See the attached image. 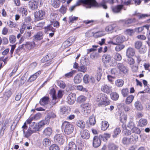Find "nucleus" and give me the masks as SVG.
<instances>
[{"label":"nucleus","instance_id":"nucleus-1","mask_svg":"<svg viewBox=\"0 0 150 150\" xmlns=\"http://www.w3.org/2000/svg\"><path fill=\"white\" fill-rule=\"evenodd\" d=\"M82 5L86 8H91L92 7H97L99 6L98 3L96 0H79L76 4L69 8V10L72 11L77 6Z\"/></svg>","mask_w":150,"mask_h":150},{"label":"nucleus","instance_id":"nucleus-2","mask_svg":"<svg viewBox=\"0 0 150 150\" xmlns=\"http://www.w3.org/2000/svg\"><path fill=\"white\" fill-rule=\"evenodd\" d=\"M107 99V96L106 95L100 93L96 97V100L98 102V106L100 107L102 105H106L108 104V102L106 101Z\"/></svg>","mask_w":150,"mask_h":150},{"label":"nucleus","instance_id":"nucleus-3","mask_svg":"<svg viewBox=\"0 0 150 150\" xmlns=\"http://www.w3.org/2000/svg\"><path fill=\"white\" fill-rule=\"evenodd\" d=\"M62 127L64 129V133L67 134L71 133L74 129L73 125L68 122L65 121L62 124Z\"/></svg>","mask_w":150,"mask_h":150},{"label":"nucleus","instance_id":"nucleus-4","mask_svg":"<svg viewBox=\"0 0 150 150\" xmlns=\"http://www.w3.org/2000/svg\"><path fill=\"white\" fill-rule=\"evenodd\" d=\"M103 138V136L101 135L94 136L93 140V146L95 148H97L99 146L101 143V140Z\"/></svg>","mask_w":150,"mask_h":150},{"label":"nucleus","instance_id":"nucleus-5","mask_svg":"<svg viewBox=\"0 0 150 150\" xmlns=\"http://www.w3.org/2000/svg\"><path fill=\"white\" fill-rule=\"evenodd\" d=\"M125 40V38L124 36L120 35L113 39L112 41L110 42L111 44L113 45H117L118 44L123 42Z\"/></svg>","mask_w":150,"mask_h":150},{"label":"nucleus","instance_id":"nucleus-6","mask_svg":"<svg viewBox=\"0 0 150 150\" xmlns=\"http://www.w3.org/2000/svg\"><path fill=\"white\" fill-rule=\"evenodd\" d=\"M34 16L38 21L43 19L45 17V12L42 10H39L34 13Z\"/></svg>","mask_w":150,"mask_h":150},{"label":"nucleus","instance_id":"nucleus-7","mask_svg":"<svg viewBox=\"0 0 150 150\" xmlns=\"http://www.w3.org/2000/svg\"><path fill=\"white\" fill-rule=\"evenodd\" d=\"M54 139L56 143H58L60 145L63 144L64 142V135L60 134H57L55 135Z\"/></svg>","mask_w":150,"mask_h":150},{"label":"nucleus","instance_id":"nucleus-8","mask_svg":"<svg viewBox=\"0 0 150 150\" xmlns=\"http://www.w3.org/2000/svg\"><path fill=\"white\" fill-rule=\"evenodd\" d=\"M22 128L23 129V134H24V137L26 138H28L30 137L31 134L34 132V130H32L29 128L28 129L27 131L25 133V130L27 128V126L26 125V123H24L23 125L22 126Z\"/></svg>","mask_w":150,"mask_h":150},{"label":"nucleus","instance_id":"nucleus-9","mask_svg":"<svg viewBox=\"0 0 150 150\" xmlns=\"http://www.w3.org/2000/svg\"><path fill=\"white\" fill-rule=\"evenodd\" d=\"M39 0H31L29 2V8L32 10L36 9L38 7Z\"/></svg>","mask_w":150,"mask_h":150},{"label":"nucleus","instance_id":"nucleus-10","mask_svg":"<svg viewBox=\"0 0 150 150\" xmlns=\"http://www.w3.org/2000/svg\"><path fill=\"white\" fill-rule=\"evenodd\" d=\"M82 112L83 114L86 115L90 112V105L89 103H85L82 105Z\"/></svg>","mask_w":150,"mask_h":150},{"label":"nucleus","instance_id":"nucleus-11","mask_svg":"<svg viewBox=\"0 0 150 150\" xmlns=\"http://www.w3.org/2000/svg\"><path fill=\"white\" fill-rule=\"evenodd\" d=\"M76 95L74 93H71L68 96L67 98V103L70 105L74 103L76 100Z\"/></svg>","mask_w":150,"mask_h":150},{"label":"nucleus","instance_id":"nucleus-12","mask_svg":"<svg viewBox=\"0 0 150 150\" xmlns=\"http://www.w3.org/2000/svg\"><path fill=\"white\" fill-rule=\"evenodd\" d=\"M117 67L120 71L123 73H126L128 71L127 67L125 66L122 63H118Z\"/></svg>","mask_w":150,"mask_h":150},{"label":"nucleus","instance_id":"nucleus-13","mask_svg":"<svg viewBox=\"0 0 150 150\" xmlns=\"http://www.w3.org/2000/svg\"><path fill=\"white\" fill-rule=\"evenodd\" d=\"M77 146L76 144L73 142L69 143L67 146L65 148L64 150H76Z\"/></svg>","mask_w":150,"mask_h":150},{"label":"nucleus","instance_id":"nucleus-14","mask_svg":"<svg viewBox=\"0 0 150 150\" xmlns=\"http://www.w3.org/2000/svg\"><path fill=\"white\" fill-rule=\"evenodd\" d=\"M80 134L83 139H88L90 137V134L88 131L86 129L82 130Z\"/></svg>","mask_w":150,"mask_h":150},{"label":"nucleus","instance_id":"nucleus-15","mask_svg":"<svg viewBox=\"0 0 150 150\" xmlns=\"http://www.w3.org/2000/svg\"><path fill=\"white\" fill-rule=\"evenodd\" d=\"M135 53V50L134 48L132 47L128 48L126 50V55L128 57L134 56Z\"/></svg>","mask_w":150,"mask_h":150},{"label":"nucleus","instance_id":"nucleus-16","mask_svg":"<svg viewBox=\"0 0 150 150\" xmlns=\"http://www.w3.org/2000/svg\"><path fill=\"white\" fill-rule=\"evenodd\" d=\"M41 72V71H39L30 76L28 79V81L31 82L35 81L37 77L40 75Z\"/></svg>","mask_w":150,"mask_h":150},{"label":"nucleus","instance_id":"nucleus-17","mask_svg":"<svg viewBox=\"0 0 150 150\" xmlns=\"http://www.w3.org/2000/svg\"><path fill=\"white\" fill-rule=\"evenodd\" d=\"M10 123L9 120L8 119L5 120L4 123L2 125V127L0 130L1 134L2 136L4 134V131L6 129V127L9 126V124Z\"/></svg>","mask_w":150,"mask_h":150},{"label":"nucleus","instance_id":"nucleus-18","mask_svg":"<svg viewBox=\"0 0 150 150\" xmlns=\"http://www.w3.org/2000/svg\"><path fill=\"white\" fill-rule=\"evenodd\" d=\"M43 33L39 31L37 33L33 36V40H40L43 37Z\"/></svg>","mask_w":150,"mask_h":150},{"label":"nucleus","instance_id":"nucleus-19","mask_svg":"<svg viewBox=\"0 0 150 150\" xmlns=\"http://www.w3.org/2000/svg\"><path fill=\"white\" fill-rule=\"evenodd\" d=\"M101 90L104 93H109L111 91V87L106 84H104L102 86Z\"/></svg>","mask_w":150,"mask_h":150},{"label":"nucleus","instance_id":"nucleus-20","mask_svg":"<svg viewBox=\"0 0 150 150\" xmlns=\"http://www.w3.org/2000/svg\"><path fill=\"white\" fill-rule=\"evenodd\" d=\"M111 57L110 55L108 54H105L102 57V60L103 63L107 64L111 60Z\"/></svg>","mask_w":150,"mask_h":150},{"label":"nucleus","instance_id":"nucleus-21","mask_svg":"<svg viewBox=\"0 0 150 150\" xmlns=\"http://www.w3.org/2000/svg\"><path fill=\"white\" fill-rule=\"evenodd\" d=\"M135 22L136 19L135 18L122 20V22L125 23V25L127 26H131L132 23H135Z\"/></svg>","mask_w":150,"mask_h":150},{"label":"nucleus","instance_id":"nucleus-22","mask_svg":"<svg viewBox=\"0 0 150 150\" xmlns=\"http://www.w3.org/2000/svg\"><path fill=\"white\" fill-rule=\"evenodd\" d=\"M123 7L122 5H119L112 7V9L114 13H117L120 12Z\"/></svg>","mask_w":150,"mask_h":150},{"label":"nucleus","instance_id":"nucleus-23","mask_svg":"<svg viewBox=\"0 0 150 150\" xmlns=\"http://www.w3.org/2000/svg\"><path fill=\"white\" fill-rule=\"evenodd\" d=\"M134 106L136 109L139 111H142L143 109V106L139 101L137 100L135 102Z\"/></svg>","mask_w":150,"mask_h":150},{"label":"nucleus","instance_id":"nucleus-24","mask_svg":"<svg viewBox=\"0 0 150 150\" xmlns=\"http://www.w3.org/2000/svg\"><path fill=\"white\" fill-rule=\"evenodd\" d=\"M49 121L50 120H47L45 119V120L41 121L38 123L37 125L39 130H40V128L44 127L45 125H47L49 123Z\"/></svg>","mask_w":150,"mask_h":150},{"label":"nucleus","instance_id":"nucleus-25","mask_svg":"<svg viewBox=\"0 0 150 150\" xmlns=\"http://www.w3.org/2000/svg\"><path fill=\"white\" fill-rule=\"evenodd\" d=\"M32 130L35 131L34 132H36L37 131H39L37 124L35 122H32L29 127Z\"/></svg>","mask_w":150,"mask_h":150},{"label":"nucleus","instance_id":"nucleus-26","mask_svg":"<svg viewBox=\"0 0 150 150\" xmlns=\"http://www.w3.org/2000/svg\"><path fill=\"white\" fill-rule=\"evenodd\" d=\"M52 130L51 128L47 127L46 128L43 132V134L45 136H50L52 134Z\"/></svg>","mask_w":150,"mask_h":150},{"label":"nucleus","instance_id":"nucleus-27","mask_svg":"<svg viewBox=\"0 0 150 150\" xmlns=\"http://www.w3.org/2000/svg\"><path fill=\"white\" fill-rule=\"evenodd\" d=\"M76 125L80 128L83 129L85 127V123L82 120H79L76 122Z\"/></svg>","mask_w":150,"mask_h":150},{"label":"nucleus","instance_id":"nucleus-28","mask_svg":"<svg viewBox=\"0 0 150 150\" xmlns=\"http://www.w3.org/2000/svg\"><path fill=\"white\" fill-rule=\"evenodd\" d=\"M131 144L135 143L138 140V136L135 134L131 135L129 138Z\"/></svg>","mask_w":150,"mask_h":150},{"label":"nucleus","instance_id":"nucleus-29","mask_svg":"<svg viewBox=\"0 0 150 150\" xmlns=\"http://www.w3.org/2000/svg\"><path fill=\"white\" fill-rule=\"evenodd\" d=\"M35 42H27L25 44V47L28 49H31L35 47Z\"/></svg>","mask_w":150,"mask_h":150},{"label":"nucleus","instance_id":"nucleus-30","mask_svg":"<svg viewBox=\"0 0 150 150\" xmlns=\"http://www.w3.org/2000/svg\"><path fill=\"white\" fill-rule=\"evenodd\" d=\"M118 146L113 143H110L108 145L109 150H117Z\"/></svg>","mask_w":150,"mask_h":150},{"label":"nucleus","instance_id":"nucleus-31","mask_svg":"<svg viewBox=\"0 0 150 150\" xmlns=\"http://www.w3.org/2000/svg\"><path fill=\"white\" fill-rule=\"evenodd\" d=\"M51 141L50 139L46 138L44 139L42 142L43 145L45 147H48L51 144Z\"/></svg>","mask_w":150,"mask_h":150},{"label":"nucleus","instance_id":"nucleus-32","mask_svg":"<svg viewBox=\"0 0 150 150\" xmlns=\"http://www.w3.org/2000/svg\"><path fill=\"white\" fill-rule=\"evenodd\" d=\"M18 11L20 13L22 14L23 16H26L28 13L26 9L24 7H21L19 8L18 9Z\"/></svg>","mask_w":150,"mask_h":150},{"label":"nucleus","instance_id":"nucleus-33","mask_svg":"<svg viewBox=\"0 0 150 150\" xmlns=\"http://www.w3.org/2000/svg\"><path fill=\"white\" fill-rule=\"evenodd\" d=\"M102 74V70L101 68L98 67L97 74V79L99 81L100 79Z\"/></svg>","mask_w":150,"mask_h":150},{"label":"nucleus","instance_id":"nucleus-34","mask_svg":"<svg viewBox=\"0 0 150 150\" xmlns=\"http://www.w3.org/2000/svg\"><path fill=\"white\" fill-rule=\"evenodd\" d=\"M87 69L86 67L81 64L79 66L78 70L79 71L85 73Z\"/></svg>","mask_w":150,"mask_h":150},{"label":"nucleus","instance_id":"nucleus-35","mask_svg":"<svg viewBox=\"0 0 150 150\" xmlns=\"http://www.w3.org/2000/svg\"><path fill=\"white\" fill-rule=\"evenodd\" d=\"M49 98L47 97H44L40 101V103L42 105H44L48 103Z\"/></svg>","mask_w":150,"mask_h":150},{"label":"nucleus","instance_id":"nucleus-36","mask_svg":"<svg viewBox=\"0 0 150 150\" xmlns=\"http://www.w3.org/2000/svg\"><path fill=\"white\" fill-rule=\"evenodd\" d=\"M75 73V71H72L69 72L63 76L65 78H69L72 77Z\"/></svg>","mask_w":150,"mask_h":150},{"label":"nucleus","instance_id":"nucleus-37","mask_svg":"<svg viewBox=\"0 0 150 150\" xmlns=\"http://www.w3.org/2000/svg\"><path fill=\"white\" fill-rule=\"evenodd\" d=\"M147 123V120L145 119H140L139 122V124L140 127H143L146 125Z\"/></svg>","mask_w":150,"mask_h":150},{"label":"nucleus","instance_id":"nucleus-38","mask_svg":"<svg viewBox=\"0 0 150 150\" xmlns=\"http://www.w3.org/2000/svg\"><path fill=\"white\" fill-rule=\"evenodd\" d=\"M56 117V115L53 112H50L49 113L47 116V117L46 118V120H49L50 119H53L55 118Z\"/></svg>","mask_w":150,"mask_h":150},{"label":"nucleus","instance_id":"nucleus-39","mask_svg":"<svg viewBox=\"0 0 150 150\" xmlns=\"http://www.w3.org/2000/svg\"><path fill=\"white\" fill-rule=\"evenodd\" d=\"M109 127V124L106 121H103L102 122V130L105 131Z\"/></svg>","mask_w":150,"mask_h":150},{"label":"nucleus","instance_id":"nucleus-40","mask_svg":"<svg viewBox=\"0 0 150 150\" xmlns=\"http://www.w3.org/2000/svg\"><path fill=\"white\" fill-rule=\"evenodd\" d=\"M134 98V96L132 95H131L128 96L126 99V103L127 104H130L133 101Z\"/></svg>","mask_w":150,"mask_h":150},{"label":"nucleus","instance_id":"nucleus-41","mask_svg":"<svg viewBox=\"0 0 150 150\" xmlns=\"http://www.w3.org/2000/svg\"><path fill=\"white\" fill-rule=\"evenodd\" d=\"M68 108H69L68 106H64L60 108V112L62 114H65V115H66L68 113Z\"/></svg>","mask_w":150,"mask_h":150},{"label":"nucleus","instance_id":"nucleus-42","mask_svg":"<svg viewBox=\"0 0 150 150\" xmlns=\"http://www.w3.org/2000/svg\"><path fill=\"white\" fill-rule=\"evenodd\" d=\"M7 24L8 26L11 28H16L18 25L16 23L12 22L11 21H7Z\"/></svg>","mask_w":150,"mask_h":150},{"label":"nucleus","instance_id":"nucleus-43","mask_svg":"<svg viewBox=\"0 0 150 150\" xmlns=\"http://www.w3.org/2000/svg\"><path fill=\"white\" fill-rule=\"evenodd\" d=\"M124 82L123 80L121 79H117L115 81V85L118 87H121L123 85Z\"/></svg>","mask_w":150,"mask_h":150},{"label":"nucleus","instance_id":"nucleus-44","mask_svg":"<svg viewBox=\"0 0 150 150\" xmlns=\"http://www.w3.org/2000/svg\"><path fill=\"white\" fill-rule=\"evenodd\" d=\"M89 124L91 125H94L96 122L95 117L93 115H92L90 116L89 118Z\"/></svg>","mask_w":150,"mask_h":150},{"label":"nucleus","instance_id":"nucleus-45","mask_svg":"<svg viewBox=\"0 0 150 150\" xmlns=\"http://www.w3.org/2000/svg\"><path fill=\"white\" fill-rule=\"evenodd\" d=\"M111 98L113 100H117L119 97V95L116 92H112L110 94Z\"/></svg>","mask_w":150,"mask_h":150},{"label":"nucleus","instance_id":"nucleus-46","mask_svg":"<svg viewBox=\"0 0 150 150\" xmlns=\"http://www.w3.org/2000/svg\"><path fill=\"white\" fill-rule=\"evenodd\" d=\"M74 82L75 83H79L81 81V79L80 76L77 74L74 77Z\"/></svg>","mask_w":150,"mask_h":150},{"label":"nucleus","instance_id":"nucleus-47","mask_svg":"<svg viewBox=\"0 0 150 150\" xmlns=\"http://www.w3.org/2000/svg\"><path fill=\"white\" fill-rule=\"evenodd\" d=\"M115 27V25L112 24L107 26L105 28V30L106 31L109 33H110L113 30Z\"/></svg>","mask_w":150,"mask_h":150},{"label":"nucleus","instance_id":"nucleus-48","mask_svg":"<svg viewBox=\"0 0 150 150\" xmlns=\"http://www.w3.org/2000/svg\"><path fill=\"white\" fill-rule=\"evenodd\" d=\"M129 5L131 4H135L136 5H139L141 3V0H128Z\"/></svg>","mask_w":150,"mask_h":150},{"label":"nucleus","instance_id":"nucleus-49","mask_svg":"<svg viewBox=\"0 0 150 150\" xmlns=\"http://www.w3.org/2000/svg\"><path fill=\"white\" fill-rule=\"evenodd\" d=\"M52 6L55 8H58L60 5L59 0H52Z\"/></svg>","mask_w":150,"mask_h":150},{"label":"nucleus","instance_id":"nucleus-50","mask_svg":"<svg viewBox=\"0 0 150 150\" xmlns=\"http://www.w3.org/2000/svg\"><path fill=\"white\" fill-rule=\"evenodd\" d=\"M78 19V17H76L73 16H70L69 17V23H72L77 21Z\"/></svg>","mask_w":150,"mask_h":150},{"label":"nucleus","instance_id":"nucleus-51","mask_svg":"<svg viewBox=\"0 0 150 150\" xmlns=\"http://www.w3.org/2000/svg\"><path fill=\"white\" fill-rule=\"evenodd\" d=\"M121 93L124 97H126L129 94V92L128 88L122 89L121 91Z\"/></svg>","mask_w":150,"mask_h":150},{"label":"nucleus","instance_id":"nucleus-52","mask_svg":"<svg viewBox=\"0 0 150 150\" xmlns=\"http://www.w3.org/2000/svg\"><path fill=\"white\" fill-rule=\"evenodd\" d=\"M122 143L124 144L128 145L131 144L129 138L124 137L122 139Z\"/></svg>","mask_w":150,"mask_h":150},{"label":"nucleus","instance_id":"nucleus-53","mask_svg":"<svg viewBox=\"0 0 150 150\" xmlns=\"http://www.w3.org/2000/svg\"><path fill=\"white\" fill-rule=\"evenodd\" d=\"M120 132L121 130L120 128H117L114 130V134L112 135V136L114 138L116 137L120 133Z\"/></svg>","mask_w":150,"mask_h":150},{"label":"nucleus","instance_id":"nucleus-54","mask_svg":"<svg viewBox=\"0 0 150 150\" xmlns=\"http://www.w3.org/2000/svg\"><path fill=\"white\" fill-rule=\"evenodd\" d=\"M131 131L132 133L138 134H139L141 132L140 129L135 126L131 129Z\"/></svg>","mask_w":150,"mask_h":150},{"label":"nucleus","instance_id":"nucleus-55","mask_svg":"<svg viewBox=\"0 0 150 150\" xmlns=\"http://www.w3.org/2000/svg\"><path fill=\"white\" fill-rule=\"evenodd\" d=\"M57 83L58 86L60 88H64L66 86V85L64 82L62 81H57Z\"/></svg>","mask_w":150,"mask_h":150},{"label":"nucleus","instance_id":"nucleus-56","mask_svg":"<svg viewBox=\"0 0 150 150\" xmlns=\"http://www.w3.org/2000/svg\"><path fill=\"white\" fill-rule=\"evenodd\" d=\"M98 47V45H93V48L91 49H88L87 50V54H89L90 52L95 51L96 50L97 48Z\"/></svg>","mask_w":150,"mask_h":150},{"label":"nucleus","instance_id":"nucleus-57","mask_svg":"<svg viewBox=\"0 0 150 150\" xmlns=\"http://www.w3.org/2000/svg\"><path fill=\"white\" fill-rule=\"evenodd\" d=\"M142 46V42L140 41H137L135 43V47L137 49H139Z\"/></svg>","mask_w":150,"mask_h":150},{"label":"nucleus","instance_id":"nucleus-58","mask_svg":"<svg viewBox=\"0 0 150 150\" xmlns=\"http://www.w3.org/2000/svg\"><path fill=\"white\" fill-rule=\"evenodd\" d=\"M114 58L117 61H120L122 59V57L119 54L116 53L114 54Z\"/></svg>","mask_w":150,"mask_h":150},{"label":"nucleus","instance_id":"nucleus-59","mask_svg":"<svg viewBox=\"0 0 150 150\" xmlns=\"http://www.w3.org/2000/svg\"><path fill=\"white\" fill-rule=\"evenodd\" d=\"M50 94H51V95L52 96V99L53 100H55L57 98L56 96V95L55 93L56 92L55 90L54 89H52L50 92Z\"/></svg>","mask_w":150,"mask_h":150},{"label":"nucleus","instance_id":"nucleus-60","mask_svg":"<svg viewBox=\"0 0 150 150\" xmlns=\"http://www.w3.org/2000/svg\"><path fill=\"white\" fill-rule=\"evenodd\" d=\"M50 150H59V149L57 144H53L50 146Z\"/></svg>","mask_w":150,"mask_h":150},{"label":"nucleus","instance_id":"nucleus-61","mask_svg":"<svg viewBox=\"0 0 150 150\" xmlns=\"http://www.w3.org/2000/svg\"><path fill=\"white\" fill-rule=\"evenodd\" d=\"M89 76L88 74L85 75L83 78V81L85 83H88L89 81Z\"/></svg>","mask_w":150,"mask_h":150},{"label":"nucleus","instance_id":"nucleus-62","mask_svg":"<svg viewBox=\"0 0 150 150\" xmlns=\"http://www.w3.org/2000/svg\"><path fill=\"white\" fill-rule=\"evenodd\" d=\"M104 136H103V140L104 141H107L108 140V139L110 137L111 134L109 133H104Z\"/></svg>","mask_w":150,"mask_h":150},{"label":"nucleus","instance_id":"nucleus-63","mask_svg":"<svg viewBox=\"0 0 150 150\" xmlns=\"http://www.w3.org/2000/svg\"><path fill=\"white\" fill-rule=\"evenodd\" d=\"M9 41L11 43H14L16 41V38L15 36L14 35H11L9 37Z\"/></svg>","mask_w":150,"mask_h":150},{"label":"nucleus","instance_id":"nucleus-64","mask_svg":"<svg viewBox=\"0 0 150 150\" xmlns=\"http://www.w3.org/2000/svg\"><path fill=\"white\" fill-rule=\"evenodd\" d=\"M127 127L131 129L135 126L134 123L132 121H130L127 125Z\"/></svg>","mask_w":150,"mask_h":150}]
</instances>
